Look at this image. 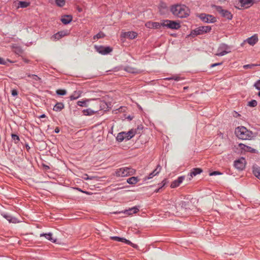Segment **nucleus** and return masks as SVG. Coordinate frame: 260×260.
<instances>
[{
	"label": "nucleus",
	"mask_w": 260,
	"mask_h": 260,
	"mask_svg": "<svg viewBox=\"0 0 260 260\" xmlns=\"http://www.w3.org/2000/svg\"><path fill=\"white\" fill-rule=\"evenodd\" d=\"M18 94V92L16 89H13L12 90V95L13 96H15Z\"/></svg>",
	"instance_id": "nucleus-49"
},
{
	"label": "nucleus",
	"mask_w": 260,
	"mask_h": 260,
	"mask_svg": "<svg viewBox=\"0 0 260 260\" xmlns=\"http://www.w3.org/2000/svg\"><path fill=\"white\" fill-rule=\"evenodd\" d=\"M64 104L61 102H57L54 106L53 110L55 112H59L64 108Z\"/></svg>",
	"instance_id": "nucleus-26"
},
{
	"label": "nucleus",
	"mask_w": 260,
	"mask_h": 260,
	"mask_svg": "<svg viewBox=\"0 0 260 260\" xmlns=\"http://www.w3.org/2000/svg\"><path fill=\"white\" fill-rule=\"evenodd\" d=\"M136 170L130 167H122L117 169L114 173L116 177H124L135 174Z\"/></svg>",
	"instance_id": "nucleus-3"
},
{
	"label": "nucleus",
	"mask_w": 260,
	"mask_h": 260,
	"mask_svg": "<svg viewBox=\"0 0 260 260\" xmlns=\"http://www.w3.org/2000/svg\"><path fill=\"white\" fill-rule=\"evenodd\" d=\"M222 64V62H218V63H213V64H211L210 67L213 68V67H215L217 66L221 65Z\"/></svg>",
	"instance_id": "nucleus-48"
},
{
	"label": "nucleus",
	"mask_w": 260,
	"mask_h": 260,
	"mask_svg": "<svg viewBox=\"0 0 260 260\" xmlns=\"http://www.w3.org/2000/svg\"><path fill=\"white\" fill-rule=\"evenodd\" d=\"M188 203V202H186L185 201H181L179 205L180 206L182 209H187Z\"/></svg>",
	"instance_id": "nucleus-40"
},
{
	"label": "nucleus",
	"mask_w": 260,
	"mask_h": 260,
	"mask_svg": "<svg viewBox=\"0 0 260 260\" xmlns=\"http://www.w3.org/2000/svg\"><path fill=\"white\" fill-rule=\"evenodd\" d=\"M105 37V34L102 31H100L98 34L94 36L93 37V40L99 39L103 38Z\"/></svg>",
	"instance_id": "nucleus-36"
},
{
	"label": "nucleus",
	"mask_w": 260,
	"mask_h": 260,
	"mask_svg": "<svg viewBox=\"0 0 260 260\" xmlns=\"http://www.w3.org/2000/svg\"><path fill=\"white\" fill-rule=\"evenodd\" d=\"M257 66H258V65L257 64H253L252 63V64H248L244 65V66H243V68L244 69H251L254 67H257Z\"/></svg>",
	"instance_id": "nucleus-42"
},
{
	"label": "nucleus",
	"mask_w": 260,
	"mask_h": 260,
	"mask_svg": "<svg viewBox=\"0 0 260 260\" xmlns=\"http://www.w3.org/2000/svg\"><path fill=\"white\" fill-rule=\"evenodd\" d=\"M212 7L214 8L222 17L230 20L232 19L233 15L229 10L223 9L222 7L220 6L214 5Z\"/></svg>",
	"instance_id": "nucleus-5"
},
{
	"label": "nucleus",
	"mask_w": 260,
	"mask_h": 260,
	"mask_svg": "<svg viewBox=\"0 0 260 260\" xmlns=\"http://www.w3.org/2000/svg\"><path fill=\"white\" fill-rule=\"evenodd\" d=\"M168 182V180L166 179H164L160 183L158 184L159 187L161 188H162Z\"/></svg>",
	"instance_id": "nucleus-43"
},
{
	"label": "nucleus",
	"mask_w": 260,
	"mask_h": 260,
	"mask_svg": "<svg viewBox=\"0 0 260 260\" xmlns=\"http://www.w3.org/2000/svg\"><path fill=\"white\" fill-rule=\"evenodd\" d=\"M67 35V32L64 31H58L51 37V39L53 41L58 40L61 38Z\"/></svg>",
	"instance_id": "nucleus-15"
},
{
	"label": "nucleus",
	"mask_w": 260,
	"mask_h": 260,
	"mask_svg": "<svg viewBox=\"0 0 260 260\" xmlns=\"http://www.w3.org/2000/svg\"><path fill=\"white\" fill-rule=\"evenodd\" d=\"M203 172V170L202 169L199 168H193L191 170V172L189 173L188 175L190 176V177L189 178V180H191V178H192L194 176H196V175L201 174Z\"/></svg>",
	"instance_id": "nucleus-17"
},
{
	"label": "nucleus",
	"mask_w": 260,
	"mask_h": 260,
	"mask_svg": "<svg viewBox=\"0 0 260 260\" xmlns=\"http://www.w3.org/2000/svg\"><path fill=\"white\" fill-rule=\"evenodd\" d=\"M75 189H76V190H79V191H80L81 192L83 191V190L81 189H80V188H79L78 187L75 188Z\"/></svg>",
	"instance_id": "nucleus-56"
},
{
	"label": "nucleus",
	"mask_w": 260,
	"mask_h": 260,
	"mask_svg": "<svg viewBox=\"0 0 260 260\" xmlns=\"http://www.w3.org/2000/svg\"><path fill=\"white\" fill-rule=\"evenodd\" d=\"M185 179L184 176H179L176 180L173 181L171 184V187L172 188H176L180 185V184L183 182Z\"/></svg>",
	"instance_id": "nucleus-14"
},
{
	"label": "nucleus",
	"mask_w": 260,
	"mask_h": 260,
	"mask_svg": "<svg viewBox=\"0 0 260 260\" xmlns=\"http://www.w3.org/2000/svg\"><path fill=\"white\" fill-rule=\"evenodd\" d=\"M110 239L118 242H123L126 244L131 243V242L129 240H127L124 238H121L118 236H112L110 237Z\"/></svg>",
	"instance_id": "nucleus-22"
},
{
	"label": "nucleus",
	"mask_w": 260,
	"mask_h": 260,
	"mask_svg": "<svg viewBox=\"0 0 260 260\" xmlns=\"http://www.w3.org/2000/svg\"><path fill=\"white\" fill-rule=\"evenodd\" d=\"M89 101V100L86 101H79L77 102V105L80 107H87L86 102Z\"/></svg>",
	"instance_id": "nucleus-37"
},
{
	"label": "nucleus",
	"mask_w": 260,
	"mask_h": 260,
	"mask_svg": "<svg viewBox=\"0 0 260 260\" xmlns=\"http://www.w3.org/2000/svg\"><path fill=\"white\" fill-rule=\"evenodd\" d=\"M93 178H94V177H89L87 174H84L83 176V178L84 179V180H91Z\"/></svg>",
	"instance_id": "nucleus-45"
},
{
	"label": "nucleus",
	"mask_w": 260,
	"mask_h": 260,
	"mask_svg": "<svg viewBox=\"0 0 260 260\" xmlns=\"http://www.w3.org/2000/svg\"><path fill=\"white\" fill-rule=\"evenodd\" d=\"M124 136H125L124 132H122L118 133L116 138V140L119 142H122L123 140H125Z\"/></svg>",
	"instance_id": "nucleus-30"
},
{
	"label": "nucleus",
	"mask_w": 260,
	"mask_h": 260,
	"mask_svg": "<svg viewBox=\"0 0 260 260\" xmlns=\"http://www.w3.org/2000/svg\"><path fill=\"white\" fill-rule=\"evenodd\" d=\"M82 93V91L81 90L74 91L70 95V99L71 101L77 100L81 96Z\"/></svg>",
	"instance_id": "nucleus-20"
},
{
	"label": "nucleus",
	"mask_w": 260,
	"mask_h": 260,
	"mask_svg": "<svg viewBox=\"0 0 260 260\" xmlns=\"http://www.w3.org/2000/svg\"><path fill=\"white\" fill-rule=\"evenodd\" d=\"M170 10L174 15L181 18L187 17L190 13L189 8L184 5L177 4L172 6Z\"/></svg>",
	"instance_id": "nucleus-1"
},
{
	"label": "nucleus",
	"mask_w": 260,
	"mask_h": 260,
	"mask_svg": "<svg viewBox=\"0 0 260 260\" xmlns=\"http://www.w3.org/2000/svg\"><path fill=\"white\" fill-rule=\"evenodd\" d=\"M139 180L140 179L138 177H131L127 179L126 182L129 184L135 185L137 184Z\"/></svg>",
	"instance_id": "nucleus-27"
},
{
	"label": "nucleus",
	"mask_w": 260,
	"mask_h": 260,
	"mask_svg": "<svg viewBox=\"0 0 260 260\" xmlns=\"http://www.w3.org/2000/svg\"><path fill=\"white\" fill-rule=\"evenodd\" d=\"M123 36L130 39H134L137 36V33L134 31L125 32L123 34Z\"/></svg>",
	"instance_id": "nucleus-23"
},
{
	"label": "nucleus",
	"mask_w": 260,
	"mask_h": 260,
	"mask_svg": "<svg viewBox=\"0 0 260 260\" xmlns=\"http://www.w3.org/2000/svg\"><path fill=\"white\" fill-rule=\"evenodd\" d=\"M139 208L137 206L133 207L132 208H129L128 209L125 210L123 213L126 215H132L133 214H135L139 211Z\"/></svg>",
	"instance_id": "nucleus-16"
},
{
	"label": "nucleus",
	"mask_w": 260,
	"mask_h": 260,
	"mask_svg": "<svg viewBox=\"0 0 260 260\" xmlns=\"http://www.w3.org/2000/svg\"><path fill=\"white\" fill-rule=\"evenodd\" d=\"M11 137H12V141L14 142L15 144H17L18 143V142L20 141V138H19V137L17 135L12 134L11 135Z\"/></svg>",
	"instance_id": "nucleus-35"
},
{
	"label": "nucleus",
	"mask_w": 260,
	"mask_h": 260,
	"mask_svg": "<svg viewBox=\"0 0 260 260\" xmlns=\"http://www.w3.org/2000/svg\"><path fill=\"white\" fill-rule=\"evenodd\" d=\"M235 135L240 139L241 140H250L253 136V133L248 130L244 126H238L235 129Z\"/></svg>",
	"instance_id": "nucleus-2"
},
{
	"label": "nucleus",
	"mask_w": 260,
	"mask_h": 260,
	"mask_svg": "<svg viewBox=\"0 0 260 260\" xmlns=\"http://www.w3.org/2000/svg\"><path fill=\"white\" fill-rule=\"evenodd\" d=\"M127 245H131V246H132L133 247L135 248H138V245L135 244H134L132 242H131V243L130 244H127Z\"/></svg>",
	"instance_id": "nucleus-50"
},
{
	"label": "nucleus",
	"mask_w": 260,
	"mask_h": 260,
	"mask_svg": "<svg viewBox=\"0 0 260 260\" xmlns=\"http://www.w3.org/2000/svg\"><path fill=\"white\" fill-rule=\"evenodd\" d=\"M245 165H246V160H245V158L243 157L234 161L235 167L237 169L240 170V171L243 170L245 168Z\"/></svg>",
	"instance_id": "nucleus-10"
},
{
	"label": "nucleus",
	"mask_w": 260,
	"mask_h": 260,
	"mask_svg": "<svg viewBox=\"0 0 260 260\" xmlns=\"http://www.w3.org/2000/svg\"><path fill=\"white\" fill-rule=\"evenodd\" d=\"M252 171L254 176L260 180V168L257 165L252 167Z\"/></svg>",
	"instance_id": "nucleus-24"
},
{
	"label": "nucleus",
	"mask_w": 260,
	"mask_h": 260,
	"mask_svg": "<svg viewBox=\"0 0 260 260\" xmlns=\"http://www.w3.org/2000/svg\"><path fill=\"white\" fill-rule=\"evenodd\" d=\"M135 132L133 131V129H131L129 131L127 132H125V136H124L125 137V141H128L132 139L133 137H134L135 135Z\"/></svg>",
	"instance_id": "nucleus-25"
},
{
	"label": "nucleus",
	"mask_w": 260,
	"mask_h": 260,
	"mask_svg": "<svg viewBox=\"0 0 260 260\" xmlns=\"http://www.w3.org/2000/svg\"><path fill=\"white\" fill-rule=\"evenodd\" d=\"M57 95H64L67 94V91L65 89H58L56 91Z\"/></svg>",
	"instance_id": "nucleus-39"
},
{
	"label": "nucleus",
	"mask_w": 260,
	"mask_h": 260,
	"mask_svg": "<svg viewBox=\"0 0 260 260\" xmlns=\"http://www.w3.org/2000/svg\"><path fill=\"white\" fill-rule=\"evenodd\" d=\"M55 3L58 7H63L65 4V0H55Z\"/></svg>",
	"instance_id": "nucleus-38"
},
{
	"label": "nucleus",
	"mask_w": 260,
	"mask_h": 260,
	"mask_svg": "<svg viewBox=\"0 0 260 260\" xmlns=\"http://www.w3.org/2000/svg\"><path fill=\"white\" fill-rule=\"evenodd\" d=\"M46 168H49V167L46 166Z\"/></svg>",
	"instance_id": "nucleus-60"
},
{
	"label": "nucleus",
	"mask_w": 260,
	"mask_h": 260,
	"mask_svg": "<svg viewBox=\"0 0 260 260\" xmlns=\"http://www.w3.org/2000/svg\"><path fill=\"white\" fill-rule=\"evenodd\" d=\"M124 71L126 72L129 73H133V74H138L140 72L136 69H134L133 68L130 67H126L124 68Z\"/></svg>",
	"instance_id": "nucleus-31"
},
{
	"label": "nucleus",
	"mask_w": 260,
	"mask_h": 260,
	"mask_svg": "<svg viewBox=\"0 0 260 260\" xmlns=\"http://www.w3.org/2000/svg\"><path fill=\"white\" fill-rule=\"evenodd\" d=\"M239 146L242 149H243L244 150L247 151V152H252V153H256L257 151V150L256 149H255L250 146L243 144H240Z\"/></svg>",
	"instance_id": "nucleus-21"
},
{
	"label": "nucleus",
	"mask_w": 260,
	"mask_h": 260,
	"mask_svg": "<svg viewBox=\"0 0 260 260\" xmlns=\"http://www.w3.org/2000/svg\"><path fill=\"white\" fill-rule=\"evenodd\" d=\"M72 18L71 15H66L61 19V21L64 24H68L72 21Z\"/></svg>",
	"instance_id": "nucleus-28"
},
{
	"label": "nucleus",
	"mask_w": 260,
	"mask_h": 260,
	"mask_svg": "<svg viewBox=\"0 0 260 260\" xmlns=\"http://www.w3.org/2000/svg\"><path fill=\"white\" fill-rule=\"evenodd\" d=\"M29 3L25 1H20L18 3V7L24 8L27 7L29 5Z\"/></svg>",
	"instance_id": "nucleus-34"
},
{
	"label": "nucleus",
	"mask_w": 260,
	"mask_h": 260,
	"mask_svg": "<svg viewBox=\"0 0 260 260\" xmlns=\"http://www.w3.org/2000/svg\"><path fill=\"white\" fill-rule=\"evenodd\" d=\"M258 65V66H260V63L259 64H257Z\"/></svg>",
	"instance_id": "nucleus-61"
},
{
	"label": "nucleus",
	"mask_w": 260,
	"mask_h": 260,
	"mask_svg": "<svg viewBox=\"0 0 260 260\" xmlns=\"http://www.w3.org/2000/svg\"><path fill=\"white\" fill-rule=\"evenodd\" d=\"M27 76H28V77H31V78H32V76H31V74H28Z\"/></svg>",
	"instance_id": "nucleus-58"
},
{
	"label": "nucleus",
	"mask_w": 260,
	"mask_h": 260,
	"mask_svg": "<svg viewBox=\"0 0 260 260\" xmlns=\"http://www.w3.org/2000/svg\"><path fill=\"white\" fill-rule=\"evenodd\" d=\"M220 174H221V173L218 171H213V172L210 173L209 175H210V176H215V175H220Z\"/></svg>",
	"instance_id": "nucleus-46"
},
{
	"label": "nucleus",
	"mask_w": 260,
	"mask_h": 260,
	"mask_svg": "<svg viewBox=\"0 0 260 260\" xmlns=\"http://www.w3.org/2000/svg\"><path fill=\"white\" fill-rule=\"evenodd\" d=\"M40 118H45L46 117L45 114H43L40 116L39 117Z\"/></svg>",
	"instance_id": "nucleus-55"
},
{
	"label": "nucleus",
	"mask_w": 260,
	"mask_h": 260,
	"mask_svg": "<svg viewBox=\"0 0 260 260\" xmlns=\"http://www.w3.org/2000/svg\"><path fill=\"white\" fill-rule=\"evenodd\" d=\"M257 102L256 100H252L248 102V106L251 107H254L257 105Z\"/></svg>",
	"instance_id": "nucleus-41"
},
{
	"label": "nucleus",
	"mask_w": 260,
	"mask_h": 260,
	"mask_svg": "<svg viewBox=\"0 0 260 260\" xmlns=\"http://www.w3.org/2000/svg\"><path fill=\"white\" fill-rule=\"evenodd\" d=\"M254 86L257 90H260V79L257 80L254 84Z\"/></svg>",
	"instance_id": "nucleus-44"
},
{
	"label": "nucleus",
	"mask_w": 260,
	"mask_h": 260,
	"mask_svg": "<svg viewBox=\"0 0 260 260\" xmlns=\"http://www.w3.org/2000/svg\"><path fill=\"white\" fill-rule=\"evenodd\" d=\"M84 115H92L95 113V112L91 109H84L82 111Z\"/></svg>",
	"instance_id": "nucleus-32"
},
{
	"label": "nucleus",
	"mask_w": 260,
	"mask_h": 260,
	"mask_svg": "<svg viewBox=\"0 0 260 260\" xmlns=\"http://www.w3.org/2000/svg\"><path fill=\"white\" fill-rule=\"evenodd\" d=\"M230 52H231L230 47L228 45L222 43L218 48L217 52L215 54V55L222 56Z\"/></svg>",
	"instance_id": "nucleus-7"
},
{
	"label": "nucleus",
	"mask_w": 260,
	"mask_h": 260,
	"mask_svg": "<svg viewBox=\"0 0 260 260\" xmlns=\"http://www.w3.org/2000/svg\"><path fill=\"white\" fill-rule=\"evenodd\" d=\"M31 76H32V78L36 81H38V80H41L40 78L36 75H31Z\"/></svg>",
	"instance_id": "nucleus-47"
},
{
	"label": "nucleus",
	"mask_w": 260,
	"mask_h": 260,
	"mask_svg": "<svg viewBox=\"0 0 260 260\" xmlns=\"http://www.w3.org/2000/svg\"><path fill=\"white\" fill-rule=\"evenodd\" d=\"M82 192H83V193H86L87 194H90V193L89 192H88V191H83H83H82Z\"/></svg>",
	"instance_id": "nucleus-57"
},
{
	"label": "nucleus",
	"mask_w": 260,
	"mask_h": 260,
	"mask_svg": "<svg viewBox=\"0 0 260 260\" xmlns=\"http://www.w3.org/2000/svg\"><path fill=\"white\" fill-rule=\"evenodd\" d=\"M1 215L4 218L6 219L10 223H17L20 222V221L17 218L11 216L10 214L7 213H1Z\"/></svg>",
	"instance_id": "nucleus-12"
},
{
	"label": "nucleus",
	"mask_w": 260,
	"mask_h": 260,
	"mask_svg": "<svg viewBox=\"0 0 260 260\" xmlns=\"http://www.w3.org/2000/svg\"><path fill=\"white\" fill-rule=\"evenodd\" d=\"M145 26L148 28L159 29L162 26V20L161 22L148 21L145 23Z\"/></svg>",
	"instance_id": "nucleus-13"
},
{
	"label": "nucleus",
	"mask_w": 260,
	"mask_h": 260,
	"mask_svg": "<svg viewBox=\"0 0 260 260\" xmlns=\"http://www.w3.org/2000/svg\"><path fill=\"white\" fill-rule=\"evenodd\" d=\"M25 146L27 150L28 151L30 149V147L29 146L28 144L27 143H26L25 145Z\"/></svg>",
	"instance_id": "nucleus-53"
},
{
	"label": "nucleus",
	"mask_w": 260,
	"mask_h": 260,
	"mask_svg": "<svg viewBox=\"0 0 260 260\" xmlns=\"http://www.w3.org/2000/svg\"><path fill=\"white\" fill-rule=\"evenodd\" d=\"M182 79H183L182 78H181L179 76H178L177 75L172 76V77H167V78H165V80H173L177 81H180Z\"/></svg>",
	"instance_id": "nucleus-33"
},
{
	"label": "nucleus",
	"mask_w": 260,
	"mask_h": 260,
	"mask_svg": "<svg viewBox=\"0 0 260 260\" xmlns=\"http://www.w3.org/2000/svg\"><path fill=\"white\" fill-rule=\"evenodd\" d=\"M46 168H49V167L46 166Z\"/></svg>",
	"instance_id": "nucleus-59"
},
{
	"label": "nucleus",
	"mask_w": 260,
	"mask_h": 260,
	"mask_svg": "<svg viewBox=\"0 0 260 260\" xmlns=\"http://www.w3.org/2000/svg\"><path fill=\"white\" fill-rule=\"evenodd\" d=\"M161 188L159 187L158 188L156 189L155 190H154V192H158L160 190Z\"/></svg>",
	"instance_id": "nucleus-54"
},
{
	"label": "nucleus",
	"mask_w": 260,
	"mask_h": 260,
	"mask_svg": "<svg viewBox=\"0 0 260 260\" xmlns=\"http://www.w3.org/2000/svg\"><path fill=\"white\" fill-rule=\"evenodd\" d=\"M40 237H45V238L52 243H56L57 239L52 237V234L51 233H42L40 234Z\"/></svg>",
	"instance_id": "nucleus-18"
},
{
	"label": "nucleus",
	"mask_w": 260,
	"mask_h": 260,
	"mask_svg": "<svg viewBox=\"0 0 260 260\" xmlns=\"http://www.w3.org/2000/svg\"><path fill=\"white\" fill-rule=\"evenodd\" d=\"M199 17L202 21L208 23H214L217 20L216 17L213 15L206 14L205 13H202L200 14Z\"/></svg>",
	"instance_id": "nucleus-9"
},
{
	"label": "nucleus",
	"mask_w": 260,
	"mask_h": 260,
	"mask_svg": "<svg viewBox=\"0 0 260 260\" xmlns=\"http://www.w3.org/2000/svg\"><path fill=\"white\" fill-rule=\"evenodd\" d=\"M211 27L210 26H203L197 27L191 31L190 35L193 37L200 35L210 32Z\"/></svg>",
	"instance_id": "nucleus-4"
},
{
	"label": "nucleus",
	"mask_w": 260,
	"mask_h": 260,
	"mask_svg": "<svg viewBox=\"0 0 260 260\" xmlns=\"http://www.w3.org/2000/svg\"><path fill=\"white\" fill-rule=\"evenodd\" d=\"M162 26L172 29H178L180 28V23L177 21L170 20H162Z\"/></svg>",
	"instance_id": "nucleus-6"
},
{
	"label": "nucleus",
	"mask_w": 260,
	"mask_h": 260,
	"mask_svg": "<svg viewBox=\"0 0 260 260\" xmlns=\"http://www.w3.org/2000/svg\"><path fill=\"white\" fill-rule=\"evenodd\" d=\"M59 132H60L59 128L58 127H56L55 130H54V132L56 134H58V133H59Z\"/></svg>",
	"instance_id": "nucleus-52"
},
{
	"label": "nucleus",
	"mask_w": 260,
	"mask_h": 260,
	"mask_svg": "<svg viewBox=\"0 0 260 260\" xmlns=\"http://www.w3.org/2000/svg\"><path fill=\"white\" fill-rule=\"evenodd\" d=\"M5 63H6V62H5V60L3 58L0 57V64H5Z\"/></svg>",
	"instance_id": "nucleus-51"
},
{
	"label": "nucleus",
	"mask_w": 260,
	"mask_h": 260,
	"mask_svg": "<svg viewBox=\"0 0 260 260\" xmlns=\"http://www.w3.org/2000/svg\"><path fill=\"white\" fill-rule=\"evenodd\" d=\"M94 48L96 51L102 55H107L109 54L113 50L112 48L110 46H104L102 45H94Z\"/></svg>",
	"instance_id": "nucleus-8"
},
{
	"label": "nucleus",
	"mask_w": 260,
	"mask_h": 260,
	"mask_svg": "<svg viewBox=\"0 0 260 260\" xmlns=\"http://www.w3.org/2000/svg\"><path fill=\"white\" fill-rule=\"evenodd\" d=\"M258 41L256 35H254L246 40L247 42L250 45H254Z\"/></svg>",
	"instance_id": "nucleus-19"
},
{
	"label": "nucleus",
	"mask_w": 260,
	"mask_h": 260,
	"mask_svg": "<svg viewBox=\"0 0 260 260\" xmlns=\"http://www.w3.org/2000/svg\"><path fill=\"white\" fill-rule=\"evenodd\" d=\"M239 2L242 7H249L253 4V0H240Z\"/></svg>",
	"instance_id": "nucleus-29"
},
{
	"label": "nucleus",
	"mask_w": 260,
	"mask_h": 260,
	"mask_svg": "<svg viewBox=\"0 0 260 260\" xmlns=\"http://www.w3.org/2000/svg\"><path fill=\"white\" fill-rule=\"evenodd\" d=\"M161 167L159 165H158L155 170H154L149 175L143 178V182H146L147 180L152 178L155 176L157 175L160 172Z\"/></svg>",
	"instance_id": "nucleus-11"
}]
</instances>
